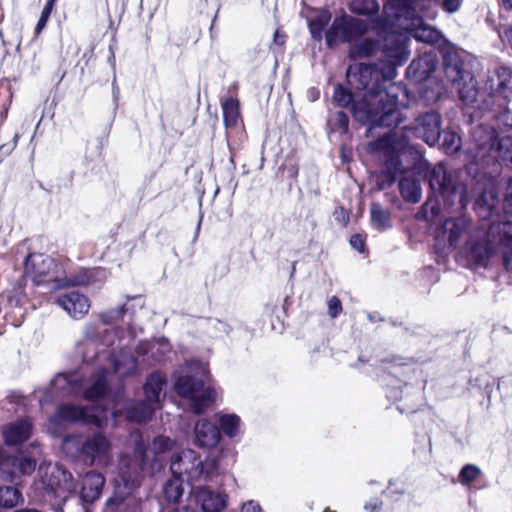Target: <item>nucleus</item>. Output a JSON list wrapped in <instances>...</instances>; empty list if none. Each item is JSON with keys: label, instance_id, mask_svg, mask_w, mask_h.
<instances>
[{"label": "nucleus", "instance_id": "nucleus-44", "mask_svg": "<svg viewBox=\"0 0 512 512\" xmlns=\"http://www.w3.org/2000/svg\"><path fill=\"white\" fill-rule=\"evenodd\" d=\"M14 466L21 474L29 475L36 468V460L28 456H20L15 460Z\"/></svg>", "mask_w": 512, "mask_h": 512}, {"label": "nucleus", "instance_id": "nucleus-23", "mask_svg": "<svg viewBox=\"0 0 512 512\" xmlns=\"http://www.w3.org/2000/svg\"><path fill=\"white\" fill-rule=\"evenodd\" d=\"M170 352L171 345L163 337L140 342L136 348L138 357H142V362L146 365L163 361Z\"/></svg>", "mask_w": 512, "mask_h": 512}, {"label": "nucleus", "instance_id": "nucleus-19", "mask_svg": "<svg viewBox=\"0 0 512 512\" xmlns=\"http://www.w3.org/2000/svg\"><path fill=\"white\" fill-rule=\"evenodd\" d=\"M471 138L476 147L475 151H471L475 159H484L487 156L494 158L500 139H498L493 127L488 125L476 126L471 132Z\"/></svg>", "mask_w": 512, "mask_h": 512}, {"label": "nucleus", "instance_id": "nucleus-9", "mask_svg": "<svg viewBox=\"0 0 512 512\" xmlns=\"http://www.w3.org/2000/svg\"><path fill=\"white\" fill-rule=\"evenodd\" d=\"M62 449L70 457H82L90 464L106 463L110 458L111 444L102 434L85 438L80 435H69L64 438Z\"/></svg>", "mask_w": 512, "mask_h": 512}, {"label": "nucleus", "instance_id": "nucleus-53", "mask_svg": "<svg viewBox=\"0 0 512 512\" xmlns=\"http://www.w3.org/2000/svg\"><path fill=\"white\" fill-rule=\"evenodd\" d=\"M351 246L360 253L365 251V242L360 234L352 235L350 238Z\"/></svg>", "mask_w": 512, "mask_h": 512}, {"label": "nucleus", "instance_id": "nucleus-38", "mask_svg": "<svg viewBox=\"0 0 512 512\" xmlns=\"http://www.w3.org/2000/svg\"><path fill=\"white\" fill-rule=\"evenodd\" d=\"M183 492L182 479L177 476H173V478L168 480L163 487L164 496L169 502H178L182 497Z\"/></svg>", "mask_w": 512, "mask_h": 512}, {"label": "nucleus", "instance_id": "nucleus-11", "mask_svg": "<svg viewBox=\"0 0 512 512\" xmlns=\"http://www.w3.org/2000/svg\"><path fill=\"white\" fill-rule=\"evenodd\" d=\"M106 420V410L99 406L82 407L73 404H63L57 408L55 415L50 417L47 431L56 436L63 430V423L82 422L102 426Z\"/></svg>", "mask_w": 512, "mask_h": 512}, {"label": "nucleus", "instance_id": "nucleus-1", "mask_svg": "<svg viewBox=\"0 0 512 512\" xmlns=\"http://www.w3.org/2000/svg\"><path fill=\"white\" fill-rule=\"evenodd\" d=\"M406 44L407 37L391 34L383 46L386 65L378 67L361 63L348 68V83L361 94V101L355 102L353 108V116L358 122L371 127L399 124V108L407 105L408 92L401 84L387 83L396 75V66L409 57Z\"/></svg>", "mask_w": 512, "mask_h": 512}, {"label": "nucleus", "instance_id": "nucleus-21", "mask_svg": "<svg viewBox=\"0 0 512 512\" xmlns=\"http://www.w3.org/2000/svg\"><path fill=\"white\" fill-rule=\"evenodd\" d=\"M134 310L130 303H125L116 308H110L98 314L99 320L105 325H113L123 321L127 325L128 333L131 338L136 337L142 328L133 323Z\"/></svg>", "mask_w": 512, "mask_h": 512}, {"label": "nucleus", "instance_id": "nucleus-63", "mask_svg": "<svg viewBox=\"0 0 512 512\" xmlns=\"http://www.w3.org/2000/svg\"><path fill=\"white\" fill-rule=\"evenodd\" d=\"M83 360L87 363H90L93 361V357L89 356L87 353L83 354Z\"/></svg>", "mask_w": 512, "mask_h": 512}, {"label": "nucleus", "instance_id": "nucleus-8", "mask_svg": "<svg viewBox=\"0 0 512 512\" xmlns=\"http://www.w3.org/2000/svg\"><path fill=\"white\" fill-rule=\"evenodd\" d=\"M173 476L179 478L185 477L190 484L196 482H206L217 475L219 470L216 459H207L202 461L196 451L186 449L175 454L171 459L170 465Z\"/></svg>", "mask_w": 512, "mask_h": 512}, {"label": "nucleus", "instance_id": "nucleus-52", "mask_svg": "<svg viewBox=\"0 0 512 512\" xmlns=\"http://www.w3.org/2000/svg\"><path fill=\"white\" fill-rule=\"evenodd\" d=\"M241 512H264L259 502L247 500L241 505Z\"/></svg>", "mask_w": 512, "mask_h": 512}, {"label": "nucleus", "instance_id": "nucleus-39", "mask_svg": "<svg viewBox=\"0 0 512 512\" xmlns=\"http://www.w3.org/2000/svg\"><path fill=\"white\" fill-rule=\"evenodd\" d=\"M482 474L481 469L474 464H466L462 467L459 473V482L463 486L470 487Z\"/></svg>", "mask_w": 512, "mask_h": 512}, {"label": "nucleus", "instance_id": "nucleus-47", "mask_svg": "<svg viewBox=\"0 0 512 512\" xmlns=\"http://www.w3.org/2000/svg\"><path fill=\"white\" fill-rule=\"evenodd\" d=\"M496 198L493 191H484L476 200V207H487L488 210H491L496 206Z\"/></svg>", "mask_w": 512, "mask_h": 512}, {"label": "nucleus", "instance_id": "nucleus-37", "mask_svg": "<svg viewBox=\"0 0 512 512\" xmlns=\"http://www.w3.org/2000/svg\"><path fill=\"white\" fill-rule=\"evenodd\" d=\"M330 19L331 15L328 11H321L314 18L309 20V30L314 40L322 39V33Z\"/></svg>", "mask_w": 512, "mask_h": 512}, {"label": "nucleus", "instance_id": "nucleus-22", "mask_svg": "<svg viewBox=\"0 0 512 512\" xmlns=\"http://www.w3.org/2000/svg\"><path fill=\"white\" fill-rule=\"evenodd\" d=\"M55 302L73 319H82L90 310L89 298L77 291L60 294Z\"/></svg>", "mask_w": 512, "mask_h": 512}, {"label": "nucleus", "instance_id": "nucleus-34", "mask_svg": "<svg viewBox=\"0 0 512 512\" xmlns=\"http://www.w3.org/2000/svg\"><path fill=\"white\" fill-rule=\"evenodd\" d=\"M333 100L338 106L343 108L351 105V111L353 112L354 103L361 101V94L357 91L352 93L342 85L337 84L334 86Z\"/></svg>", "mask_w": 512, "mask_h": 512}, {"label": "nucleus", "instance_id": "nucleus-5", "mask_svg": "<svg viewBox=\"0 0 512 512\" xmlns=\"http://www.w3.org/2000/svg\"><path fill=\"white\" fill-rule=\"evenodd\" d=\"M24 272L36 285L46 284L55 290L70 286L95 285L103 283L107 277L106 271L101 268L67 271L62 263L41 253L28 255Z\"/></svg>", "mask_w": 512, "mask_h": 512}, {"label": "nucleus", "instance_id": "nucleus-16", "mask_svg": "<svg viewBox=\"0 0 512 512\" xmlns=\"http://www.w3.org/2000/svg\"><path fill=\"white\" fill-rule=\"evenodd\" d=\"M407 131L429 146H433L439 141L442 133V116L437 111L421 113Z\"/></svg>", "mask_w": 512, "mask_h": 512}, {"label": "nucleus", "instance_id": "nucleus-64", "mask_svg": "<svg viewBox=\"0 0 512 512\" xmlns=\"http://www.w3.org/2000/svg\"><path fill=\"white\" fill-rule=\"evenodd\" d=\"M200 227H201V219H200V220H199V222H198V225H197V229H196V235H195V237H197V236H198V234H199V231H200Z\"/></svg>", "mask_w": 512, "mask_h": 512}, {"label": "nucleus", "instance_id": "nucleus-45", "mask_svg": "<svg viewBox=\"0 0 512 512\" xmlns=\"http://www.w3.org/2000/svg\"><path fill=\"white\" fill-rule=\"evenodd\" d=\"M385 382L387 386V397L393 401L399 400L401 398V391L399 389L402 387L400 381L389 374Z\"/></svg>", "mask_w": 512, "mask_h": 512}, {"label": "nucleus", "instance_id": "nucleus-25", "mask_svg": "<svg viewBox=\"0 0 512 512\" xmlns=\"http://www.w3.org/2000/svg\"><path fill=\"white\" fill-rule=\"evenodd\" d=\"M217 424L206 418L199 419L194 425V443L201 448H213L221 440Z\"/></svg>", "mask_w": 512, "mask_h": 512}, {"label": "nucleus", "instance_id": "nucleus-4", "mask_svg": "<svg viewBox=\"0 0 512 512\" xmlns=\"http://www.w3.org/2000/svg\"><path fill=\"white\" fill-rule=\"evenodd\" d=\"M502 249L503 266L512 273V222L475 227L457 250V259L471 269H488Z\"/></svg>", "mask_w": 512, "mask_h": 512}, {"label": "nucleus", "instance_id": "nucleus-43", "mask_svg": "<svg viewBox=\"0 0 512 512\" xmlns=\"http://www.w3.org/2000/svg\"><path fill=\"white\" fill-rule=\"evenodd\" d=\"M442 147L447 154H454L461 147V138L453 131L444 132Z\"/></svg>", "mask_w": 512, "mask_h": 512}, {"label": "nucleus", "instance_id": "nucleus-35", "mask_svg": "<svg viewBox=\"0 0 512 512\" xmlns=\"http://www.w3.org/2000/svg\"><path fill=\"white\" fill-rule=\"evenodd\" d=\"M372 226L380 231L391 227L390 213L384 210L379 203H372L370 207Z\"/></svg>", "mask_w": 512, "mask_h": 512}, {"label": "nucleus", "instance_id": "nucleus-40", "mask_svg": "<svg viewBox=\"0 0 512 512\" xmlns=\"http://www.w3.org/2000/svg\"><path fill=\"white\" fill-rule=\"evenodd\" d=\"M21 500V493L14 487L0 488V505L11 508L16 506Z\"/></svg>", "mask_w": 512, "mask_h": 512}, {"label": "nucleus", "instance_id": "nucleus-51", "mask_svg": "<svg viewBox=\"0 0 512 512\" xmlns=\"http://www.w3.org/2000/svg\"><path fill=\"white\" fill-rule=\"evenodd\" d=\"M422 211L426 214L430 211L432 216L438 215L440 211V204L438 200L428 199L422 206Z\"/></svg>", "mask_w": 512, "mask_h": 512}, {"label": "nucleus", "instance_id": "nucleus-61", "mask_svg": "<svg viewBox=\"0 0 512 512\" xmlns=\"http://www.w3.org/2000/svg\"><path fill=\"white\" fill-rule=\"evenodd\" d=\"M119 93H120V91H119V88H118V86L116 84V79L114 78V80L112 82V94H113L114 100H116L118 98Z\"/></svg>", "mask_w": 512, "mask_h": 512}, {"label": "nucleus", "instance_id": "nucleus-30", "mask_svg": "<svg viewBox=\"0 0 512 512\" xmlns=\"http://www.w3.org/2000/svg\"><path fill=\"white\" fill-rule=\"evenodd\" d=\"M105 479L101 473L90 471L83 478L81 499L84 502H94L102 492Z\"/></svg>", "mask_w": 512, "mask_h": 512}, {"label": "nucleus", "instance_id": "nucleus-60", "mask_svg": "<svg viewBox=\"0 0 512 512\" xmlns=\"http://www.w3.org/2000/svg\"><path fill=\"white\" fill-rule=\"evenodd\" d=\"M274 42L279 45L284 44L285 35L281 34L279 31H276L274 34Z\"/></svg>", "mask_w": 512, "mask_h": 512}, {"label": "nucleus", "instance_id": "nucleus-12", "mask_svg": "<svg viewBox=\"0 0 512 512\" xmlns=\"http://www.w3.org/2000/svg\"><path fill=\"white\" fill-rule=\"evenodd\" d=\"M166 382V377L161 372L152 373L144 385L146 401L131 403L126 410L127 419L137 423L151 419L154 411L159 408Z\"/></svg>", "mask_w": 512, "mask_h": 512}, {"label": "nucleus", "instance_id": "nucleus-41", "mask_svg": "<svg viewBox=\"0 0 512 512\" xmlns=\"http://www.w3.org/2000/svg\"><path fill=\"white\" fill-rule=\"evenodd\" d=\"M497 156L512 165V134L506 135L500 139L494 158Z\"/></svg>", "mask_w": 512, "mask_h": 512}, {"label": "nucleus", "instance_id": "nucleus-49", "mask_svg": "<svg viewBox=\"0 0 512 512\" xmlns=\"http://www.w3.org/2000/svg\"><path fill=\"white\" fill-rule=\"evenodd\" d=\"M328 314L331 318L338 317L342 312V304L338 297L332 296L328 300Z\"/></svg>", "mask_w": 512, "mask_h": 512}, {"label": "nucleus", "instance_id": "nucleus-6", "mask_svg": "<svg viewBox=\"0 0 512 512\" xmlns=\"http://www.w3.org/2000/svg\"><path fill=\"white\" fill-rule=\"evenodd\" d=\"M111 381L110 373L106 368L99 369L89 380H84L82 375L75 371L71 373H58L47 388L34 391L35 398L40 405L54 402L70 396L83 394L87 400H97L104 396Z\"/></svg>", "mask_w": 512, "mask_h": 512}, {"label": "nucleus", "instance_id": "nucleus-48", "mask_svg": "<svg viewBox=\"0 0 512 512\" xmlns=\"http://www.w3.org/2000/svg\"><path fill=\"white\" fill-rule=\"evenodd\" d=\"M333 126L335 129H339L342 132H346L349 126V118L343 111H339L335 114L333 120Z\"/></svg>", "mask_w": 512, "mask_h": 512}, {"label": "nucleus", "instance_id": "nucleus-55", "mask_svg": "<svg viewBox=\"0 0 512 512\" xmlns=\"http://www.w3.org/2000/svg\"><path fill=\"white\" fill-rule=\"evenodd\" d=\"M441 94H442V90H441V87L439 85H437V88H436V91H433L432 92V95H429V90L426 88L424 91H423V97L428 101V102H435L437 101L440 97H441Z\"/></svg>", "mask_w": 512, "mask_h": 512}, {"label": "nucleus", "instance_id": "nucleus-20", "mask_svg": "<svg viewBox=\"0 0 512 512\" xmlns=\"http://www.w3.org/2000/svg\"><path fill=\"white\" fill-rule=\"evenodd\" d=\"M384 14L380 18L387 21V28L390 30L401 29L404 23L409 22L416 14L411 6V0H386Z\"/></svg>", "mask_w": 512, "mask_h": 512}, {"label": "nucleus", "instance_id": "nucleus-29", "mask_svg": "<svg viewBox=\"0 0 512 512\" xmlns=\"http://www.w3.org/2000/svg\"><path fill=\"white\" fill-rule=\"evenodd\" d=\"M220 433L222 432L231 440L240 438L243 434V423L235 413L218 412L216 415Z\"/></svg>", "mask_w": 512, "mask_h": 512}, {"label": "nucleus", "instance_id": "nucleus-2", "mask_svg": "<svg viewBox=\"0 0 512 512\" xmlns=\"http://www.w3.org/2000/svg\"><path fill=\"white\" fill-rule=\"evenodd\" d=\"M131 439L134 442V458H120L118 476L114 479V496L108 499L106 512H140V501L135 497H128L139 483L140 472L154 473L161 467L157 455L172 449L174 445V441L168 437H156L151 446L155 459L149 464L139 431L132 432Z\"/></svg>", "mask_w": 512, "mask_h": 512}, {"label": "nucleus", "instance_id": "nucleus-31", "mask_svg": "<svg viewBox=\"0 0 512 512\" xmlns=\"http://www.w3.org/2000/svg\"><path fill=\"white\" fill-rule=\"evenodd\" d=\"M437 66L436 57L432 53H425L414 59L408 67V72L413 73L417 79L426 78Z\"/></svg>", "mask_w": 512, "mask_h": 512}, {"label": "nucleus", "instance_id": "nucleus-59", "mask_svg": "<svg viewBox=\"0 0 512 512\" xmlns=\"http://www.w3.org/2000/svg\"><path fill=\"white\" fill-rule=\"evenodd\" d=\"M163 512H196V511L189 507L184 506L181 509L166 508L163 510Z\"/></svg>", "mask_w": 512, "mask_h": 512}, {"label": "nucleus", "instance_id": "nucleus-7", "mask_svg": "<svg viewBox=\"0 0 512 512\" xmlns=\"http://www.w3.org/2000/svg\"><path fill=\"white\" fill-rule=\"evenodd\" d=\"M209 376L208 368L200 361H192L181 366L174 374V389L187 400L196 414L205 412L215 401L216 391L205 386Z\"/></svg>", "mask_w": 512, "mask_h": 512}, {"label": "nucleus", "instance_id": "nucleus-24", "mask_svg": "<svg viewBox=\"0 0 512 512\" xmlns=\"http://www.w3.org/2000/svg\"><path fill=\"white\" fill-rule=\"evenodd\" d=\"M96 359L98 361L109 359L110 366L120 379L136 374L140 365L133 355L125 351H120L112 356L107 352H101L96 355Z\"/></svg>", "mask_w": 512, "mask_h": 512}, {"label": "nucleus", "instance_id": "nucleus-18", "mask_svg": "<svg viewBox=\"0 0 512 512\" xmlns=\"http://www.w3.org/2000/svg\"><path fill=\"white\" fill-rule=\"evenodd\" d=\"M371 30L374 31L378 39H370L366 38L361 41L356 47L355 51L357 55L362 57L371 56L377 51H382L384 54L383 46L385 44V39L388 38L391 34L403 35V33L398 32L397 30H390L387 28V21L385 19L376 17L371 19Z\"/></svg>", "mask_w": 512, "mask_h": 512}, {"label": "nucleus", "instance_id": "nucleus-46", "mask_svg": "<svg viewBox=\"0 0 512 512\" xmlns=\"http://www.w3.org/2000/svg\"><path fill=\"white\" fill-rule=\"evenodd\" d=\"M55 2H56V0H47L46 4L41 12L40 18L35 27L36 34H40L41 31L46 26L47 21L51 15L52 10H53Z\"/></svg>", "mask_w": 512, "mask_h": 512}, {"label": "nucleus", "instance_id": "nucleus-14", "mask_svg": "<svg viewBox=\"0 0 512 512\" xmlns=\"http://www.w3.org/2000/svg\"><path fill=\"white\" fill-rule=\"evenodd\" d=\"M370 26V21L368 22L347 14L338 16L333 20L331 27L326 32V44L332 48L338 42L350 43L366 34Z\"/></svg>", "mask_w": 512, "mask_h": 512}, {"label": "nucleus", "instance_id": "nucleus-54", "mask_svg": "<svg viewBox=\"0 0 512 512\" xmlns=\"http://www.w3.org/2000/svg\"><path fill=\"white\" fill-rule=\"evenodd\" d=\"M462 0H444L442 2L443 9L448 13L456 12L461 6Z\"/></svg>", "mask_w": 512, "mask_h": 512}, {"label": "nucleus", "instance_id": "nucleus-28", "mask_svg": "<svg viewBox=\"0 0 512 512\" xmlns=\"http://www.w3.org/2000/svg\"><path fill=\"white\" fill-rule=\"evenodd\" d=\"M32 431L29 419H21L3 428V437L7 445H18L26 441Z\"/></svg>", "mask_w": 512, "mask_h": 512}, {"label": "nucleus", "instance_id": "nucleus-33", "mask_svg": "<svg viewBox=\"0 0 512 512\" xmlns=\"http://www.w3.org/2000/svg\"><path fill=\"white\" fill-rule=\"evenodd\" d=\"M223 121L226 128L236 127L240 120L239 102L233 97L225 99L222 104Z\"/></svg>", "mask_w": 512, "mask_h": 512}, {"label": "nucleus", "instance_id": "nucleus-13", "mask_svg": "<svg viewBox=\"0 0 512 512\" xmlns=\"http://www.w3.org/2000/svg\"><path fill=\"white\" fill-rule=\"evenodd\" d=\"M472 219L462 216L447 217L435 229V243L439 250L457 249L474 229Z\"/></svg>", "mask_w": 512, "mask_h": 512}, {"label": "nucleus", "instance_id": "nucleus-15", "mask_svg": "<svg viewBox=\"0 0 512 512\" xmlns=\"http://www.w3.org/2000/svg\"><path fill=\"white\" fill-rule=\"evenodd\" d=\"M405 146L406 143L398 140L396 132L385 134L378 140L370 143V151L381 152L387 157L383 177L388 184L393 183L403 172L399 160V151Z\"/></svg>", "mask_w": 512, "mask_h": 512}, {"label": "nucleus", "instance_id": "nucleus-42", "mask_svg": "<svg viewBox=\"0 0 512 512\" xmlns=\"http://www.w3.org/2000/svg\"><path fill=\"white\" fill-rule=\"evenodd\" d=\"M12 307H22L27 302L26 293L21 285L5 292L3 295Z\"/></svg>", "mask_w": 512, "mask_h": 512}, {"label": "nucleus", "instance_id": "nucleus-36", "mask_svg": "<svg viewBox=\"0 0 512 512\" xmlns=\"http://www.w3.org/2000/svg\"><path fill=\"white\" fill-rule=\"evenodd\" d=\"M352 13L376 18L380 5L376 0H352L349 4Z\"/></svg>", "mask_w": 512, "mask_h": 512}, {"label": "nucleus", "instance_id": "nucleus-62", "mask_svg": "<svg viewBox=\"0 0 512 512\" xmlns=\"http://www.w3.org/2000/svg\"><path fill=\"white\" fill-rule=\"evenodd\" d=\"M502 6L507 10H512V0H501Z\"/></svg>", "mask_w": 512, "mask_h": 512}, {"label": "nucleus", "instance_id": "nucleus-50", "mask_svg": "<svg viewBox=\"0 0 512 512\" xmlns=\"http://www.w3.org/2000/svg\"><path fill=\"white\" fill-rule=\"evenodd\" d=\"M503 209L507 214L512 215V178L509 180L504 201H503Z\"/></svg>", "mask_w": 512, "mask_h": 512}, {"label": "nucleus", "instance_id": "nucleus-57", "mask_svg": "<svg viewBox=\"0 0 512 512\" xmlns=\"http://www.w3.org/2000/svg\"><path fill=\"white\" fill-rule=\"evenodd\" d=\"M83 333L87 339H91L96 334V325L93 323H87L84 327Z\"/></svg>", "mask_w": 512, "mask_h": 512}, {"label": "nucleus", "instance_id": "nucleus-32", "mask_svg": "<svg viewBox=\"0 0 512 512\" xmlns=\"http://www.w3.org/2000/svg\"><path fill=\"white\" fill-rule=\"evenodd\" d=\"M399 187L401 195L406 201L411 203L420 201L422 190L419 180L407 175L403 176L399 181Z\"/></svg>", "mask_w": 512, "mask_h": 512}, {"label": "nucleus", "instance_id": "nucleus-27", "mask_svg": "<svg viewBox=\"0 0 512 512\" xmlns=\"http://www.w3.org/2000/svg\"><path fill=\"white\" fill-rule=\"evenodd\" d=\"M402 30L407 31L413 38L426 43H436L441 38V33L435 28L424 23L421 17L415 15L409 22L404 23Z\"/></svg>", "mask_w": 512, "mask_h": 512}, {"label": "nucleus", "instance_id": "nucleus-56", "mask_svg": "<svg viewBox=\"0 0 512 512\" xmlns=\"http://www.w3.org/2000/svg\"><path fill=\"white\" fill-rule=\"evenodd\" d=\"M381 504L380 500L372 499L365 504L364 509L368 512H379Z\"/></svg>", "mask_w": 512, "mask_h": 512}, {"label": "nucleus", "instance_id": "nucleus-10", "mask_svg": "<svg viewBox=\"0 0 512 512\" xmlns=\"http://www.w3.org/2000/svg\"><path fill=\"white\" fill-rule=\"evenodd\" d=\"M427 177L431 190L442 197L445 206L458 203L461 209L466 208L470 201L466 187L458 183L442 163L431 168Z\"/></svg>", "mask_w": 512, "mask_h": 512}, {"label": "nucleus", "instance_id": "nucleus-3", "mask_svg": "<svg viewBox=\"0 0 512 512\" xmlns=\"http://www.w3.org/2000/svg\"><path fill=\"white\" fill-rule=\"evenodd\" d=\"M444 72L446 78L452 83L459 94L460 100L473 108H486L493 110L494 106H501L512 95V69L500 66L494 70L485 82L482 91L476 88L473 76L464 69L463 62L456 53H449L444 57Z\"/></svg>", "mask_w": 512, "mask_h": 512}, {"label": "nucleus", "instance_id": "nucleus-17", "mask_svg": "<svg viewBox=\"0 0 512 512\" xmlns=\"http://www.w3.org/2000/svg\"><path fill=\"white\" fill-rule=\"evenodd\" d=\"M43 487L58 498L66 499L65 493L76 492L77 485L70 472L59 465H48L42 476Z\"/></svg>", "mask_w": 512, "mask_h": 512}, {"label": "nucleus", "instance_id": "nucleus-26", "mask_svg": "<svg viewBox=\"0 0 512 512\" xmlns=\"http://www.w3.org/2000/svg\"><path fill=\"white\" fill-rule=\"evenodd\" d=\"M195 501L201 506L202 512H221L227 505L224 493L213 491L207 487L192 489Z\"/></svg>", "mask_w": 512, "mask_h": 512}, {"label": "nucleus", "instance_id": "nucleus-58", "mask_svg": "<svg viewBox=\"0 0 512 512\" xmlns=\"http://www.w3.org/2000/svg\"><path fill=\"white\" fill-rule=\"evenodd\" d=\"M502 37L512 49V26H509L504 30Z\"/></svg>", "mask_w": 512, "mask_h": 512}]
</instances>
